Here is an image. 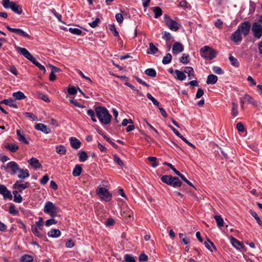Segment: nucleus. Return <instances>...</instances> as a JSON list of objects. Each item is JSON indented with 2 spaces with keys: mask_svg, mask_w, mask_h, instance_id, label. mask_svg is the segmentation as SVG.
<instances>
[{
  "mask_svg": "<svg viewBox=\"0 0 262 262\" xmlns=\"http://www.w3.org/2000/svg\"><path fill=\"white\" fill-rule=\"evenodd\" d=\"M95 112L101 124L107 125L111 122L112 116L106 108L97 107L95 108Z\"/></svg>",
  "mask_w": 262,
  "mask_h": 262,
  "instance_id": "1",
  "label": "nucleus"
},
{
  "mask_svg": "<svg viewBox=\"0 0 262 262\" xmlns=\"http://www.w3.org/2000/svg\"><path fill=\"white\" fill-rule=\"evenodd\" d=\"M200 55L206 60H212L217 54L216 51L208 46H205L200 49Z\"/></svg>",
  "mask_w": 262,
  "mask_h": 262,
  "instance_id": "2",
  "label": "nucleus"
},
{
  "mask_svg": "<svg viewBox=\"0 0 262 262\" xmlns=\"http://www.w3.org/2000/svg\"><path fill=\"white\" fill-rule=\"evenodd\" d=\"M3 6L6 9H11L18 14H20L22 13V9L20 6L14 2H10V0H3Z\"/></svg>",
  "mask_w": 262,
  "mask_h": 262,
  "instance_id": "3",
  "label": "nucleus"
},
{
  "mask_svg": "<svg viewBox=\"0 0 262 262\" xmlns=\"http://www.w3.org/2000/svg\"><path fill=\"white\" fill-rule=\"evenodd\" d=\"M97 194L105 202H109L112 199V194L107 189L102 187H98L96 190Z\"/></svg>",
  "mask_w": 262,
  "mask_h": 262,
  "instance_id": "4",
  "label": "nucleus"
},
{
  "mask_svg": "<svg viewBox=\"0 0 262 262\" xmlns=\"http://www.w3.org/2000/svg\"><path fill=\"white\" fill-rule=\"evenodd\" d=\"M164 19L166 25L171 31H177L180 28L181 25L175 20L172 19L168 15H165Z\"/></svg>",
  "mask_w": 262,
  "mask_h": 262,
  "instance_id": "5",
  "label": "nucleus"
},
{
  "mask_svg": "<svg viewBox=\"0 0 262 262\" xmlns=\"http://www.w3.org/2000/svg\"><path fill=\"white\" fill-rule=\"evenodd\" d=\"M251 30L254 38L257 39H260L262 36V25L257 22L252 24Z\"/></svg>",
  "mask_w": 262,
  "mask_h": 262,
  "instance_id": "6",
  "label": "nucleus"
},
{
  "mask_svg": "<svg viewBox=\"0 0 262 262\" xmlns=\"http://www.w3.org/2000/svg\"><path fill=\"white\" fill-rule=\"evenodd\" d=\"M250 28L251 26L250 23L248 21H245L238 26L237 29L245 37L249 34Z\"/></svg>",
  "mask_w": 262,
  "mask_h": 262,
  "instance_id": "7",
  "label": "nucleus"
},
{
  "mask_svg": "<svg viewBox=\"0 0 262 262\" xmlns=\"http://www.w3.org/2000/svg\"><path fill=\"white\" fill-rule=\"evenodd\" d=\"M7 171H11L12 174H16L20 170L18 165L14 161H11L7 164Z\"/></svg>",
  "mask_w": 262,
  "mask_h": 262,
  "instance_id": "8",
  "label": "nucleus"
},
{
  "mask_svg": "<svg viewBox=\"0 0 262 262\" xmlns=\"http://www.w3.org/2000/svg\"><path fill=\"white\" fill-rule=\"evenodd\" d=\"M0 194L3 195L4 199L11 200L12 199L11 192L5 185L2 184H0Z\"/></svg>",
  "mask_w": 262,
  "mask_h": 262,
  "instance_id": "9",
  "label": "nucleus"
},
{
  "mask_svg": "<svg viewBox=\"0 0 262 262\" xmlns=\"http://www.w3.org/2000/svg\"><path fill=\"white\" fill-rule=\"evenodd\" d=\"M17 51L18 52V53L22 54L24 56H25L27 59L29 60L30 61H34L35 58L30 53V52L26 48L17 47Z\"/></svg>",
  "mask_w": 262,
  "mask_h": 262,
  "instance_id": "10",
  "label": "nucleus"
},
{
  "mask_svg": "<svg viewBox=\"0 0 262 262\" xmlns=\"http://www.w3.org/2000/svg\"><path fill=\"white\" fill-rule=\"evenodd\" d=\"M58 208L51 202H47L45 205L43 211L46 213L54 212L55 210H58Z\"/></svg>",
  "mask_w": 262,
  "mask_h": 262,
  "instance_id": "11",
  "label": "nucleus"
},
{
  "mask_svg": "<svg viewBox=\"0 0 262 262\" xmlns=\"http://www.w3.org/2000/svg\"><path fill=\"white\" fill-rule=\"evenodd\" d=\"M29 186V183L26 182L25 183H21V181H17L13 186L14 189H17L19 192H21L22 191Z\"/></svg>",
  "mask_w": 262,
  "mask_h": 262,
  "instance_id": "12",
  "label": "nucleus"
},
{
  "mask_svg": "<svg viewBox=\"0 0 262 262\" xmlns=\"http://www.w3.org/2000/svg\"><path fill=\"white\" fill-rule=\"evenodd\" d=\"M6 27L8 30H9L11 32L15 33L21 36L26 37L27 38H30V36L28 34H27L26 32H24L20 29L12 28H11L9 25H7Z\"/></svg>",
  "mask_w": 262,
  "mask_h": 262,
  "instance_id": "13",
  "label": "nucleus"
},
{
  "mask_svg": "<svg viewBox=\"0 0 262 262\" xmlns=\"http://www.w3.org/2000/svg\"><path fill=\"white\" fill-rule=\"evenodd\" d=\"M242 33L237 29L231 35V39L235 43L241 42L242 40Z\"/></svg>",
  "mask_w": 262,
  "mask_h": 262,
  "instance_id": "14",
  "label": "nucleus"
},
{
  "mask_svg": "<svg viewBox=\"0 0 262 262\" xmlns=\"http://www.w3.org/2000/svg\"><path fill=\"white\" fill-rule=\"evenodd\" d=\"M16 135L17 136V139L19 141L26 144H29V141L26 138L25 135L24 134L23 131H21L20 129H17L16 130Z\"/></svg>",
  "mask_w": 262,
  "mask_h": 262,
  "instance_id": "15",
  "label": "nucleus"
},
{
  "mask_svg": "<svg viewBox=\"0 0 262 262\" xmlns=\"http://www.w3.org/2000/svg\"><path fill=\"white\" fill-rule=\"evenodd\" d=\"M35 128L36 129L41 131L46 134H49L51 132V129L48 128L47 125L42 123L37 124Z\"/></svg>",
  "mask_w": 262,
  "mask_h": 262,
  "instance_id": "16",
  "label": "nucleus"
},
{
  "mask_svg": "<svg viewBox=\"0 0 262 262\" xmlns=\"http://www.w3.org/2000/svg\"><path fill=\"white\" fill-rule=\"evenodd\" d=\"M28 162L29 164L35 169L40 168L42 165L39 163V161L35 158H32L28 160Z\"/></svg>",
  "mask_w": 262,
  "mask_h": 262,
  "instance_id": "17",
  "label": "nucleus"
},
{
  "mask_svg": "<svg viewBox=\"0 0 262 262\" xmlns=\"http://www.w3.org/2000/svg\"><path fill=\"white\" fill-rule=\"evenodd\" d=\"M183 51V46L179 42H175L172 47V52L173 54H178Z\"/></svg>",
  "mask_w": 262,
  "mask_h": 262,
  "instance_id": "18",
  "label": "nucleus"
},
{
  "mask_svg": "<svg viewBox=\"0 0 262 262\" xmlns=\"http://www.w3.org/2000/svg\"><path fill=\"white\" fill-rule=\"evenodd\" d=\"M230 242L232 246L237 249H243L244 248L243 244L233 237L230 238Z\"/></svg>",
  "mask_w": 262,
  "mask_h": 262,
  "instance_id": "19",
  "label": "nucleus"
},
{
  "mask_svg": "<svg viewBox=\"0 0 262 262\" xmlns=\"http://www.w3.org/2000/svg\"><path fill=\"white\" fill-rule=\"evenodd\" d=\"M182 184V182L179 180V178L171 176L169 185H171L174 187H179L181 186Z\"/></svg>",
  "mask_w": 262,
  "mask_h": 262,
  "instance_id": "20",
  "label": "nucleus"
},
{
  "mask_svg": "<svg viewBox=\"0 0 262 262\" xmlns=\"http://www.w3.org/2000/svg\"><path fill=\"white\" fill-rule=\"evenodd\" d=\"M70 143H71V146L73 148H74L76 149L80 148L81 143H80V141L79 140H78L77 139H76V138L71 137L70 138Z\"/></svg>",
  "mask_w": 262,
  "mask_h": 262,
  "instance_id": "21",
  "label": "nucleus"
},
{
  "mask_svg": "<svg viewBox=\"0 0 262 262\" xmlns=\"http://www.w3.org/2000/svg\"><path fill=\"white\" fill-rule=\"evenodd\" d=\"M174 77L179 80H184L186 79V75L184 72L178 70L174 71Z\"/></svg>",
  "mask_w": 262,
  "mask_h": 262,
  "instance_id": "22",
  "label": "nucleus"
},
{
  "mask_svg": "<svg viewBox=\"0 0 262 262\" xmlns=\"http://www.w3.org/2000/svg\"><path fill=\"white\" fill-rule=\"evenodd\" d=\"M217 80V77L213 74H211L208 76L206 83L208 84H215Z\"/></svg>",
  "mask_w": 262,
  "mask_h": 262,
  "instance_id": "23",
  "label": "nucleus"
},
{
  "mask_svg": "<svg viewBox=\"0 0 262 262\" xmlns=\"http://www.w3.org/2000/svg\"><path fill=\"white\" fill-rule=\"evenodd\" d=\"M48 235L49 236L55 238L60 236L61 232L58 229H52L50 232H48Z\"/></svg>",
  "mask_w": 262,
  "mask_h": 262,
  "instance_id": "24",
  "label": "nucleus"
},
{
  "mask_svg": "<svg viewBox=\"0 0 262 262\" xmlns=\"http://www.w3.org/2000/svg\"><path fill=\"white\" fill-rule=\"evenodd\" d=\"M82 170V167L80 165H76L73 170L72 174L73 176H79L81 173Z\"/></svg>",
  "mask_w": 262,
  "mask_h": 262,
  "instance_id": "25",
  "label": "nucleus"
},
{
  "mask_svg": "<svg viewBox=\"0 0 262 262\" xmlns=\"http://www.w3.org/2000/svg\"><path fill=\"white\" fill-rule=\"evenodd\" d=\"M20 173L18 175V177L19 179H25L26 178L29 177L30 174L28 169L23 170L20 168V170L19 171Z\"/></svg>",
  "mask_w": 262,
  "mask_h": 262,
  "instance_id": "26",
  "label": "nucleus"
},
{
  "mask_svg": "<svg viewBox=\"0 0 262 262\" xmlns=\"http://www.w3.org/2000/svg\"><path fill=\"white\" fill-rule=\"evenodd\" d=\"M33 257L32 255L29 254H24L20 258V262H33Z\"/></svg>",
  "mask_w": 262,
  "mask_h": 262,
  "instance_id": "27",
  "label": "nucleus"
},
{
  "mask_svg": "<svg viewBox=\"0 0 262 262\" xmlns=\"http://www.w3.org/2000/svg\"><path fill=\"white\" fill-rule=\"evenodd\" d=\"M5 147L12 152H15L18 149V145L11 143H7L5 145Z\"/></svg>",
  "mask_w": 262,
  "mask_h": 262,
  "instance_id": "28",
  "label": "nucleus"
},
{
  "mask_svg": "<svg viewBox=\"0 0 262 262\" xmlns=\"http://www.w3.org/2000/svg\"><path fill=\"white\" fill-rule=\"evenodd\" d=\"M244 99L245 101H247L248 103L251 104L253 105H256V103L254 99L248 94H245L243 96Z\"/></svg>",
  "mask_w": 262,
  "mask_h": 262,
  "instance_id": "29",
  "label": "nucleus"
},
{
  "mask_svg": "<svg viewBox=\"0 0 262 262\" xmlns=\"http://www.w3.org/2000/svg\"><path fill=\"white\" fill-rule=\"evenodd\" d=\"M184 72L188 74V77L189 79H191L194 77L193 69L191 67H186L184 69Z\"/></svg>",
  "mask_w": 262,
  "mask_h": 262,
  "instance_id": "30",
  "label": "nucleus"
},
{
  "mask_svg": "<svg viewBox=\"0 0 262 262\" xmlns=\"http://www.w3.org/2000/svg\"><path fill=\"white\" fill-rule=\"evenodd\" d=\"M204 245L205 247L211 252L213 251L212 249L216 250L214 244L208 239L205 242Z\"/></svg>",
  "mask_w": 262,
  "mask_h": 262,
  "instance_id": "31",
  "label": "nucleus"
},
{
  "mask_svg": "<svg viewBox=\"0 0 262 262\" xmlns=\"http://www.w3.org/2000/svg\"><path fill=\"white\" fill-rule=\"evenodd\" d=\"M2 103H3L6 105H8L10 106H13V107L16 108L17 105L15 101L12 99H5L4 100Z\"/></svg>",
  "mask_w": 262,
  "mask_h": 262,
  "instance_id": "32",
  "label": "nucleus"
},
{
  "mask_svg": "<svg viewBox=\"0 0 262 262\" xmlns=\"http://www.w3.org/2000/svg\"><path fill=\"white\" fill-rule=\"evenodd\" d=\"M13 194L14 195V201L15 202L20 203L22 202V197L18 193L16 190L13 191Z\"/></svg>",
  "mask_w": 262,
  "mask_h": 262,
  "instance_id": "33",
  "label": "nucleus"
},
{
  "mask_svg": "<svg viewBox=\"0 0 262 262\" xmlns=\"http://www.w3.org/2000/svg\"><path fill=\"white\" fill-rule=\"evenodd\" d=\"M214 218L215 220L216 223L219 227H222L224 226V221L221 215H215Z\"/></svg>",
  "mask_w": 262,
  "mask_h": 262,
  "instance_id": "34",
  "label": "nucleus"
},
{
  "mask_svg": "<svg viewBox=\"0 0 262 262\" xmlns=\"http://www.w3.org/2000/svg\"><path fill=\"white\" fill-rule=\"evenodd\" d=\"M79 161L80 162H85L88 158L87 154L84 151H81L78 153Z\"/></svg>",
  "mask_w": 262,
  "mask_h": 262,
  "instance_id": "35",
  "label": "nucleus"
},
{
  "mask_svg": "<svg viewBox=\"0 0 262 262\" xmlns=\"http://www.w3.org/2000/svg\"><path fill=\"white\" fill-rule=\"evenodd\" d=\"M56 151L60 155H64L66 153L67 150L66 147L63 145H58L56 147Z\"/></svg>",
  "mask_w": 262,
  "mask_h": 262,
  "instance_id": "36",
  "label": "nucleus"
},
{
  "mask_svg": "<svg viewBox=\"0 0 262 262\" xmlns=\"http://www.w3.org/2000/svg\"><path fill=\"white\" fill-rule=\"evenodd\" d=\"M149 51H147L148 54H155L158 52V48L154 45L152 42L149 43Z\"/></svg>",
  "mask_w": 262,
  "mask_h": 262,
  "instance_id": "37",
  "label": "nucleus"
},
{
  "mask_svg": "<svg viewBox=\"0 0 262 262\" xmlns=\"http://www.w3.org/2000/svg\"><path fill=\"white\" fill-rule=\"evenodd\" d=\"M122 215L124 217H127V221H129L130 219L133 216V212L128 208H126V210H124L123 212Z\"/></svg>",
  "mask_w": 262,
  "mask_h": 262,
  "instance_id": "38",
  "label": "nucleus"
},
{
  "mask_svg": "<svg viewBox=\"0 0 262 262\" xmlns=\"http://www.w3.org/2000/svg\"><path fill=\"white\" fill-rule=\"evenodd\" d=\"M153 12L155 13V17L157 18L160 16L162 14V10L161 8L159 7H156L152 8Z\"/></svg>",
  "mask_w": 262,
  "mask_h": 262,
  "instance_id": "39",
  "label": "nucleus"
},
{
  "mask_svg": "<svg viewBox=\"0 0 262 262\" xmlns=\"http://www.w3.org/2000/svg\"><path fill=\"white\" fill-rule=\"evenodd\" d=\"M229 59L232 66L235 67H238L239 66V62L237 59L234 57L232 55H229Z\"/></svg>",
  "mask_w": 262,
  "mask_h": 262,
  "instance_id": "40",
  "label": "nucleus"
},
{
  "mask_svg": "<svg viewBox=\"0 0 262 262\" xmlns=\"http://www.w3.org/2000/svg\"><path fill=\"white\" fill-rule=\"evenodd\" d=\"M13 96L18 100L24 99L26 98L24 94L20 91L14 93Z\"/></svg>",
  "mask_w": 262,
  "mask_h": 262,
  "instance_id": "41",
  "label": "nucleus"
},
{
  "mask_svg": "<svg viewBox=\"0 0 262 262\" xmlns=\"http://www.w3.org/2000/svg\"><path fill=\"white\" fill-rule=\"evenodd\" d=\"M31 230L33 234L37 236V237H41L42 236V234L39 231V228H38V227H35L34 226H32Z\"/></svg>",
  "mask_w": 262,
  "mask_h": 262,
  "instance_id": "42",
  "label": "nucleus"
},
{
  "mask_svg": "<svg viewBox=\"0 0 262 262\" xmlns=\"http://www.w3.org/2000/svg\"><path fill=\"white\" fill-rule=\"evenodd\" d=\"M172 59V56L170 54L167 53L166 55L163 57L162 60V63L164 64H166L169 63Z\"/></svg>",
  "mask_w": 262,
  "mask_h": 262,
  "instance_id": "43",
  "label": "nucleus"
},
{
  "mask_svg": "<svg viewBox=\"0 0 262 262\" xmlns=\"http://www.w3.org/2000/svg\"><path fill=\"white\" fill-rule=\"evenodd\" d=\"M145 73L149 76L155 77L156 76V72L154 69H147L145 71Z\"/></svg>",
  "mask_w": 262,
  "mask_h": 262,
  "instance_id": "44",
  "label": "nucleus"
},
{
  "mask_svg": "<svg viewBox=\"0 0 262 262\" xmlns=\"http://www.w3.org/2000/svg\"><path fill=\"white\" fill-rule=\"evenodd\" d=\"M179 237L181 239L182 242L184 244H188L190 242L189 238L183 233L179 234Z\"/></svg>",
  "mask_w": 262,
  "mask_h": 262,
  "instance_id": "45",
  "label": "nucleus"
},
{
  "mask_svg": "<svg viewBox=\"0 0 262 262\" xmlns=\"http://www.w3.org/2000/svg\"><path fill=\"white\" fill-rule=\"evenodd\" d=\"M238 105L234 102L232 103V115L236 117L238 115Z\"/></svg>",
  "mask_w": 262,
  "mask_h": 262,
  "instance_id": "46",
  "label": "nucleus"
},
{
  "mask_svg": "<svg viewBox=\"0 0 262 262\" xmlns=\"http://www.w3.org/2000/svg\"><path fill=\"white\" fill-rule=\"evenodd\" d=\"M69 31L73 34L80 35L82 33V31L78 28H70Z\"/></svg>",
  "mask_w": 262,
  "mask_h": 262,
  "instance_id": "47",
  "label": "nucleus"
},
{
  "mask_svg": "<svg viewBox=\"0 0 262 262\" xmlns=\"http://www.w3.org/2000/svg\"><path fill=\"white\" fill-rule=\"evenodd\" d=\"M87 114L91 118V119L93 122H96L97 121V119L95 117V112L93 110L91 109L88 110L87 111Z\"/></svg>",
  "mask_w": 262,
  "mask_h": 262,
  "instance_id": "48",
  "label": "nucleus"
},
{
  "mask_svg": "<svg viewBox=\"0 0 262 262\" xmlns=\"http://www.w3.org/2000/svg\"><path fill=\"white\" fill-rule=\"evenodd\" d=\"M171 179V176L165 175L161 178V180L163 182L169 185L170 184V180Z\"/></svg>",
  "mask_w": 262,
  "mask_h": 262,
  "instance_id": "49",
  "label": "nucleus"
},
{
  "mask_svg": "<svg viewBox=\"0 0 262 262\" xmlns=\"http://www.w3.org/2000/svg\"><path fill=\"white\" fill-rule=\"evenodd\" d=\"M32 62L34 64L35 66H36L41 71H43V73H46V69L45 68L44 66H43L42 65H41L40 63H39L38 62H37L35 58H34V61H32Z\"/></svg>",
  "mask_w": 262,
  "mask_h": 262,
  "instance_id": "50",
  "label": "nucleus"
},
{
  "mask_svg": "<svg viewBox=\"0 0 262 262\" xmlns=\"http://www.w3.org/2000/svg\"><path fill=\"white\" fill-rule=\"evenodd\" d=\"M251 214L252 216H253L256 220L259 225L262 227V221H261L260 219L257 216L256 213L253 211H251Z\"/></svg>",
  "mask_w": 262,
  "mask_h": 262,
  "instance_id": "51",
  "label": "nucleus"
},
{
  "mask_svg": "<svg viewBox=\"0 0 262 262\" xmlns=\"http://www.w3.org/2000/svg\"><path fill=\"white\" fill-rule=\"evenodd\" d=\"M147 97L152 102L154 105L156 106L159 105V102L150 93L147 94Z\"/></svg>",
  "mask_w": 262,
  "mask_h": 262,
  "instance_id": "52",
  "label": "nucleus"
},
{
  "mask_svg": "<svg viewBox=\"0 0 262 262\" xmlns=\"http://www.w3.org/2000/svg\"><path fill=\"white\" fill-rule=\"evenodd\" d=\"M9 212L12 215H17L18 214V211L16 209L15 207L13 205H11L9 207Z\"/></svg>",
  "mask_w": 262,
  "mask_h": 262,
  "instance_id": "53",
  "label": "nucleus"
},
{
  "mask_svg": "<svg viewBox=\"0 0 262 262\" xmlns=\"http://www.w3.org/2000/svg\"><path fill=\"white\" fill-rule=\"evenodd\" d=\"M189 55L184 54L181 57L180 61L184 64L187 63L189 62L188 60Z\"/></svg>",
  "mask_w": 262,
  "mask_h": 262,
  "instance_id": "54",
  "label": "nucleus"
},
{
  "mask_svg": "<svg viewBox=\"0 0 262 262\" xmlns=\"http://www.w3.org/2000/svg\"><path fill=\"white\" fill-rule=\"evenodd\" d=\"M148 160L150 162H152L151 166L153 167H157L158 166V164L156 162L157 158L156 157H149L148 158Z\"/></svg>",
  "mask_w": 262,
  "mask_h": 262,
  "instance_id": "55",
  "label": "nucleus"
},
{
  "mask_svg": "<svg viewBox=\"0 0 262 262\" xmlns=\"http://www.w3.org/2000/svg\"><path fill=\"white\" fill-rule=\"evenodd\" d=\"M109 29L115 36H118L119 35V33L117 31L115 25H110Z\"/></svg>",
  "mask_w": 262,
  "mask_h": 262,
  "instance_id": "56",
  "label": "nucleus"
},
{
  "mask_svg": "<svg viewBox=\"0 0 262 262\" xmlns=\"http://www.w3.org/2000/svg\"><path fill=\"white\" fill-rule=\"evenodd\" d=\"M115 18L116 19L117 21L120 24L123 21L124 18L122 16V14L121 13L116 14L115 15Z\"/></svg>",
  "mask_w": 262,
  "mask_h": 262,
  "instance_id": "57",
  "label": "nucleus"
},
{
  "mask_svg": "<svg viewBox=\"0 0 262 262\" xmlns=\"http://www.w3.org/2000/svg\"><path fill=\"white\" fill-rule=\"evenodd\" d=\"M170 146L178 152H180L182 151V149L176 143L173 142H171Z\"/></svg>",
  "mask_w": 262,
  "mask_h": 262,
  "instance_id": "58",
  "label": "nucleus"
},
{
  "mask_svg": "<svg viewBox=\"0 0 262 262\" xmlns=\"http://www.w3.org/2000/svg\"><path fill=\"white\" fill-rule=\"evenodd\" d=\"M99 21L100 19L99 18H96L95 20L89 23V24L92 28H95L97 26Z\"/></svg>",
  "mask_w": 262,
  "mask_h": 262,
  "instance_id": "59",
  "label": "nucleus"
},
{
  "mask_svg": "<svg viewBox=\"0 0 262 262\" xmlns=\"http://www.w3.org/2000/svg\"><path fill=\"white\" fill-rule=\"evenodd\" d=\"M38 97L46 102H50V99L48 98V96L43 93H39Z\"/></svg>",
  "mask_w": 262,
  "mask_h": 262,
  "instance_id": "60",
  "label": "nucleus"
},
{
  "mask_svg": "<svg viewBox=\"0 0 262 262\" xmlns=\"http://www.w3.org/2000/svg\"><path fill=\"white\" fill-rule=\"evenodd\" d=\"M125 262H136L134 257L131 256L128 254H126L124 256Z\"/></svg>",
  "mask_w": 262,
  "mask_h": 262,
  "instance_id": "61",
  "label": "nucleus"
},
{
  "mask_svg": "<svg viewBox=\"0 0 262 262\" xmlns=\"http://www.w3.org/2000/svg\"><path fill=\"white\" fill-rule=\"evenodd\" d=\"M162 38L166 40H169L171 38V35L170 33L165 31L163 33Z\"/></svg>",
  "mask_w": 262,
  "mask_h": 262,
  "instance_id": "62",
  "label": "nucleus"
},
{
  "mask_svg": "<svg viewBox=\"0 0 262 262\" xmlns=\"http://www.w3.org/2000/svg\"><path fill=\"white\" fill-rule=\"evenodd\" d=\"M247 81L249 82L250 86H255L256 84L255 81L251 76H248Z\"/></svg>",
  "mask_w": 262,
  "mask_h": 262,
  "instance_id": "63",
  "label": "nucleus"
},
{
  "mask_svg": "<svg viewBox=\"0 0 262 262\" xmlns=\"http://www.w3.org/2000/svg\"><path fill=\"white\" fill-rule=\"evenodd\" d=\"M148 260V256L144 253H142L139 257V260L140 261H146Z\"/></svg>",
  "mask_w": 262,
  "mask_h": 262,
  "instance_id": "64",
  "label": "nucleus"
}]
</instances>
